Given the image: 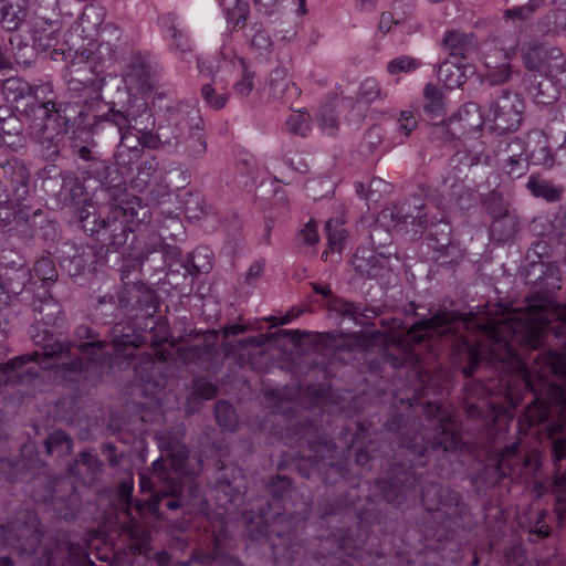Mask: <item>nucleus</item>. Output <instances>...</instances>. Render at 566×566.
Returning <instances> with one entry per match:
<instances>
[{
    "label": "nucleus",
    "mask_w": 566,
    "mask_h": 566,
    "mask_svg": "<svg viewBox=\"0 0 566 566\" xmlns=\"http://www.w3.org/2000/svg\"><path fill=\"white\" fill-rule=\"evenodd\" d=\"M149 218L148 208L140 198L133 193L123 192L114 197L104 210L96 213L92 203L86 205L80 212L82 228L96 235L97 240L114 251L125 245L129 232Z\"/></svg>",
    "instance_id": "obj_3"
},
{
    "label": "nucleus",
    "mask_w": 566,
    "mask_h": 566,
    "mask_svg": "<svg viewBox=\"0 0 566 566\" xmlns=\"http://www.w3.org/2000/svg\"><path fill=\"white\" fill-rule=\"evenodd\" d=\"M492 233L497 234V239L505 241L515 235L517 232V223L515 219L507 213L496 219L492 224Z\"/></svg>",
    "instance_id": "obj_31"
},
{
    "label": "nucleus",
    "mask_w": 566,
    "mask_h": 566,
    "mask_svg": "<svg viewBox=\"0 0 566 566\" xmlns=\"http://www.w3.org/2000/svg\"><path fill=\"white\" fill-rule=\"evenodd\" d=\"M191 203L199 205V199L196 198L186 202V213L189 218H198L199 214L193 211Z\"/></svg>",
    "instance_id": "obj_59"
},
{
    "label": "nucleus",
    "mask_w": 566,
    "mask_h": 566,
    "mask_svg": "<svg viewBox=\"0 0 566 566\" xmlns=\"http://www.w3.org/2000/svg\"><path fill=\"white\" fill-rule=\"evenodd\" d=\"M546 56L547 49H545L544 46L531 48L523 55L524 64L526 69L542 73Z\"/></svg>",
    "instance_id": "obj_36"
},
{
    "label": "nucleus",
    "mask_w": 566,
    "mask_h": 566,
    "mask_svg": "<svg viewBox=\"0 0 566 566\" xmlns=\"http://www.w3.org/2000/svg\"><path fill=\"white\" fill-rule=\"evenodd\" d=\"M352 264L360 275L378 279L389 268V259L368 248H361L354 254Z\"/></svg>",
    "instance_id": "obj_8"
},
{
    "label": "nucleus",
    "mask_w": 566,
    "mask_h": 566,
    "mask_svg": "<svg viewBox=\"0 0 566 566\" xmlns=\"http://www.w3.org/2000/svg\"><path fill=\"white\" fill-rule=\"evenodd\" d=\"M458 437L455 432L449 428L448 424H441L440 426V432L438 437H436L432 441H428L422 446H418L416 442V439L408 444V448L411 449L413 452L423 455L427 453L430 449H438L441 448L444 451H448L450 449H453L457 446Z\"/></svg>",
    "instance_id": "obj_15"
},
{
    "label": "nucleus",
    "mask_w": 566,
    "mask_h": 566,
    "mask_svg": "<svg viewBox=\"0 0 566 566\" xmlns=\"http://www.w3.org/2000/svg\"><path fill=\"white\" fill-rule=\"evenodd\" d=\"M553 318L566 325V305H556L549 312H511L488 323L480 322L473 313L458 315L440 311L430 319L416 323L408 332V340L417 353L426 349L432 355H437L436 343H450L467 355L469 364L462 373L469 378L482 360L515 359V345L531 349L539 347Z\"/></svg>",
    "instance_id": "obj_1"
},
{
    "label": "nucleus",
    "mask_w": 566,
    "mask_h": 566,
    "mask_svg": "<svg viewBox=\"0 0 566 566\" xmlns=\"http://www.w3.org/2000/svg\"><path fill=\"white\" fill-rule=\"evenodd\" d=\"M159 75L157 63L136 55L132 59L129 70L126 74V83L132 91L137 93H149L156 85Z\"/></svg>",
    "instance_id": "obj_6"
},
{
    "label": "nucleus",
    "mask_w": 566,
    "mask_h": 566,
    "mask_svg": "<svg viewBox=\"0 0 566 566\" xmlns=\"http://www.w3.org/2000/svg\"><path fill=\"white\" fill-rule=\"evenodd\" d=\"M30 279L31 273L29 269L21 266L17 270L11 271L10 274H7L6 280L3 281L10 295L15 296L23 291L24 286L30 281Z\"/></svg>",
    "instance_id": "obj_29"
},
{
    "label": "nucleus",
    "mask_w": 566,
    "mask_h": 566,
    "mask_svg": "<svg viewBox=\"0 0 566 566\" xmlns=\"http://www.w3.org/2000/svg\"><path fill=\"white\" fill-rule=\"evenodd\" d=\"M286 128L294 135L306 136L311 130L310 115L303 112L291 114L286 119Z\"/></svg>",
    "instance_id": "obj_34"
},
{
    "label": "nucleus",
    "mask_w": 566,
    "mask_h": 566,
    "mask_svg": "<svg viewBox=\"0 0 566 566\" xmlns=\"http://www.w3.org/2000/svg\"><path fill=\"white\" fill-rule=\"evenodd\" d=\"M318 125L326 135H334L338 129V119L332 108H324L318 116Z\"/></svg>",
    "instance_id": "obj_40"
},
{
    "label": "nucleus",
    "mask_w": 566,
    "mask_h": 566,
    "mask_svg": "<svg viewBox=\"0 0 566 566\" xmlns=\"http://www.w3.org/2000/svg\"><path fill=\"white\" fill-rule=\"evenodd\" d=\"M243 331H244L243 326L232 325V326H228L226 328L224 333L227 336H229V335H237V334L243 333Z\"/></svg>",
    "instance_id": "obj_60"
},
{
    "label": "nucleus",
    "mask_w": 566,
    "mask_h": 566,
    "mask_svg": "<svg viewBox=\"0 0 566 566\" xmlns=\"http://www.w3.org/2000/svg\"><path fill=\"white\" fill-rule=\"evenodd\" d=\"M32 360V355H24L15 357L7 364H0V385L15 382L23 374H36L32 368L22 370L25 363Z\"/></svg>",
    "instance_id": "obj_17"
},
{
    "label": "nucleus",
    "mask_w": 566,
    "mask_h": 566,
    "mask_svg": "<svg viewBox=\"0 0 566 566\" xmlns=\"http://www.w3.org/2000/svg\"><path fill=\"white\" fill-rule=\"evenodd\" d=\"M417 120L411 112L403 111L398 118V129L405 135L409 134L416 128Z\"/></svg>",
    "instance_id": "obj_47"
},
{
    "label": "nucleus",
    "mask_w": 566,
    "mask_h": 566,
    "mask_svg": "<svg viewBox=\"0 0 566 566\" xmlns=\"http://www.w3.org/2000/svg\"><path fill=\"white\" fill-rule=\"evenodd\" d=\"M526 168L527 166L525 159L522 157V150L509 156L507 160L502 166L503 171L512 178L522 177L526 172Z\"/></svg>",
    "instance_id": "obj_37"
},
{
    "label": "nucleus",
    "mask_w": 566,
    "mask_h": 566,
    "mask_svg": "<svg viewBox=\"0 0 566 566\" xmlns=\"http://www.w3.org/2000/svg\"><path fill=\"white\" fill-rule=\"evenodd\" d=\"M394 24V18L391 13L385 12L381 14L379 20V30L384 33H387L390 31L391 27Z\"/></svg>",
    "instance_id": "obj_55"
},
{
    "label": "nucleus",
    "mask_w": 566,
    "mask_h": 566,
    "mask_svg": "<svg viewBox=\"0 0 566 566\" xmlns=\"http://www.w3.org/2000/svg\"><path fill=\"white\" fill-rule=\"evenodd\" d=\"M271 44V39L264 30H258L251 39V45L261 52L268 51Z\"/></svg>",
    "instance_id": "obj_48"
},
{
    "label": "nucleus",
    "mask_w": 566,
    "mask_h": 566,
    "mask_svg": "<svg viewBox=\"0 0 566 566\" xmlns=\"http://www.w3.org/2000/svg\"><path fill=\"white\" fill-rule=\"evenodd\" d=\"M126 533L133 539H136L138 543L137 549L140 552L147 541L146 531L135 521H132L126 527Z\"/></svg>",
    "instance_id": "obj_45"
},
{
    "label": "nucleus",
    "mask_w": 566,
    "mask_h": 566,
    "mask_svg": "<svg viewBox=\"0 0 566 566\" xmlns=\"http://www.w3.org/2000/svg\"><path fill=\"white\" fill-rule=\"evenodd\" d=\"M77 548L67 542L59 544L56 547V556L52 552H48L43 559H39L38 566H65L66 562H71V557Z\"/></svg>",
    "instance_id": "obj_23"
},
{
    "label": "nucleus",
    "mask_w": 566,
    "mask_h": 566,
    "mask_svg": "<svg viewBox=\"0 0 566 566\" xmlns=\"http://www.w3.org/2000/svg\"><path fill=\"white\" fill-rule=\"evenodd\" d=\"M426 99L424 112L432 118L443 116L444 99L440 90L433 84H427L423 90Z\"/></svg>",
    "instance_id": "obj_21"
},
{
    "label": "nucleus",
    "mask_w": 566,
    "mask_h": 566,
    "mask_svg": "<svg viewBox=\"0 0 566 566\" xmlns=\"http://www.w3.org/2000/svg\"><path fill=\"white\" fill-rule=\"evenodd\" d=\"M269 90L272 97L283 98L286 94H296V86L289 80L284 69H275L271 72L269 78Z\"/></svg>",
    "instance_id": "obj_18"
},
{
    "label": "nucleus",
    "mask_w": 566,
    "mask_h": 566,
    "mask_svg": "<svg viewBox=\"0 0 566 566\" xmlns=\"http://www.w3.org/2000/svg\"><path fill=\"white\" fill-rule=\"evenodd\" d=\"M132 489L130 484L123 483L118 490V497L127 509L129 506Z\"/></svg>",
    "instance_id": "obj_54"
},
{
    "label": "nucleus",
    "mask_w": 566,
    "mask_h": 566,
    "mask_svg": "<svg viewBox=\"0 0 566 566\" xmlns=\"http://www.w3.org/2000/svg\"><path fill=\"white\" fill-rule=\"evenodd\" d=\"M555 396L558 400L559 418L551 427L549 437L553 440L554 458L560 461L566 458V392L558 387Z\"/></svg>",
    "instance_id": "obj_11"
},
{
    "label": "nucleus",
    "mask_w": 566,
    "mask_h": 566,
    "mask_svg": "<svg viewBox=\"0 0 566 566\" xmlns=\"http://www.w3.org/2000/svg\"><path fill=\"white\" fill-rule=\"evenodd\" d=\"M413 209L416 213L409 212L410 205L403 203L401 207L386 208L380 212V220L386 222L388 227H396L398 224H419L423 226L427 220L426 216L421 213L422 201L420 198L413 199Z\"/></svg>",
    "instance_id": "obj_10"
},
{
    "label": "nucleus",
    "mask_w": 566,
    "mask_h": 566,
    "mask_svg": "<svg viewBox=\"0 0 566 566\" xmlns=\"http://www.w3.org/2000/svg\"><path fill=\"white\" fill-rule=\"evenodd\" d=\"M185 153L192 159L201 158L207 150V140L201 128L189 127L188 136L184 138Z\"/></svg>",
    "instance_id": "obj_20"
},
{
    "label": "nucleus",
    "mask_w": 566,
    "mask_h": 566,
    "mask_svg": "<svg viewBox=\"0 0 566 566\" xmlns=\"http://www.w3.org/2000/svg\"><path fill=\"white\" fill-rule=\"evenodd\" d=\"M543 0H530L528 2V9H527V13H533L535 11V9H537L538 7H541L543 4Z\"/></svg>",
    "instance_id": "obj_64"
},
{
    "label": "nucleus",
    "mask_w": 566,
    "mask_h": 566,
    "mask_svg": "<svg viewBox=\"0 0 566 566\" xmlns=\"http://www.w3.org/2000/svg\"><path fill=\"white\" fill-rule=\"evenodd\" d=\"M226 10L229 23L234 28L241 27L245 23L249 14V4L243 0H229L221 4Z\"/></svg>",
    "instance_id": "obj_25"
},
{
    "label": "nucleus",
    "mask_w": 566,
    "mask_h": 566,
    "mask_svg": "<svg viewBox=\"0 0 566 566\" xmlns=\"http://www.w3.org/2000/svg\"><path fill=\"white\" fill-rule=\"evenodd\" d=\"M217 394V388L211 382L199 380L193 386V394L190 400H209Z\"/></svg>",
    "instance_id": "obj_41"
},
{
    "label": "nucleus",
    "mask_w": 566,
    "mask_h": 566,
    "mask_svg": "<svg viewBox=\"0 0 566 566\" xmlns=\"http://www.w3.org/2000/svg\"><path fill=\"white\" fill-rule=\"evenodd\" d=\"M61 28L57 22H41L34 27L33 30V42L34 45L41 51H51V59L54 61H64L67 55H71L70 50L67 52L64 45H60Z\"/></svg>",
    "instance_id": "obj_7"
},
{
    "label": "nucleus",
    "mask_w": 566,
    "mask_h": 566,
    "mask_svg": "<svg viewBox=\"0 0 566 566\" xmlns=\"http://www.w3.org/2000/svg\"><path fill=\"white\" fill-rule=\"evenodd\" d=\"M134 125H129L127 129L120 133V142L116 151V161L120 166H127L139 159L142 155V128L134 118Z\"/></svg>",
    "instance_id": "obj_9"
},
{
    "label": "nucleus",
    "mask_w": 566,
    "mask_h": 566,
    "mask_svg": "<svg viewBox=\"0 0 566 566\" xmlns=\"http://www.w3.org/2000/svg\"><path fill=\"white\" fill-rule=\"evenodd\" d=\"M111 120L117 126L119 133L125 132L129 125H133L132 120L120 112L114 113Z\"/></svg>",
    "instance_id": "obj_53"
},
{
    "label": "nucleus",
    "mask_w": 566,
    "mask_h": 566,
    "mask_svg": "<svg viewBox=\"0 0 566 566\" xmlns=\"http://www.w3.org/2000/svg\"><path fill=\"white\" fill-rule=\"evenodd\" d=\"M438 78L447 88L452 90L464 83L465 75L457 62L446 61L439 67Z\"/></svg>",
    "instance_id": "obj_19"
},
{
    "label": "nucleus",
    "mask_w": 566,
    "mask_h": 566,
    "mask_svg": "<svg viewBox=\"0 0 566 566\" xmlns=\"http://www.w3.org/2000/svg\"><path fill=\"white\" fill-rule=\"evenodd\" d=\"M172 39L171 48L179 53L180 57L186 59L187 54L191 52L188 39L177 29H172Z\"/></svg>",
    "instance_id": "obj_43"
},
{
    "label": "nucleus",
    "mask_w": 566,
    "mask_h": 566,
    "mask_svg": "<svg viewBox=\"0 0 566 566\" xmlns=\"http://www.w3.org/2000/svg\"><path fill=\"white\" fill-rule=\"evenodd\" d=\"M143 344V337L128 325L117 324L112 329L113 355H102L107 346L105 342L82 343L81 345L53 344L42 354L34 353L33 360H39L42 368H63L71 371L88 370L92 366L112 367L118 358H132L133 353Z\"/></svg>",
    "instance_id": "obj_2"
},
{
    "label": "nucleus",
    "mask_w": 566,
    "mask_h": 566,
    "mask_svg": "<svg viewBox=\"0 0 566 566\" xmlns=\"http://www.w3.org/2000/svg\"><path fill=\"white\" fill-rule=\"evenodd\" d=\"M441 489L430 485L422 492V502L428 511H440L446 504L440 499Z\"/></svg>",
    "instance_id": "obj_39"
},
{
    "label": "nucleus",
    "mask_w": 566,
    "mask_h": 566,
    "mask_svg": "<svg viewBox=\"0 0 566 566\" xmlns=\"http://www.w3.org/2000/svg\"><path fill=\"white\" fill-rule=\"evenodd\" d=\"M276 2L277 0H254V4L259 7V10L264 12H270Z\"/></svg>",
    "instance_id": "obj_56"
},
{
    "label": "nucleus",
    "mask_w": 566,
    "mask_h": 566,
    "mask_svg": "<svg viewBox=\"0 0 566 566\" xmlns=\"http://www.w3.org/2000/svg\"><path fill=\"white\" fill-rule=\"evenodd\" d=\"M385 97L386 94L382 93L379 83L373 77H368L363 81L357 93L358 102L365 104H371L375 101L382 99Z\"/></svg>",
    "instance_id": "obj_30"
},
{
    "label": "nucleus",
    "mask_w": 566,
    "mask_h": 566,
    "mask_svg": "<svg viewBox=\"0 0 566 566\" xmlns=\"http://www.w3.org/2000/svg\"><path fill=\"white\" fill-rule=\"evenodd\" d=\"M214 413L220 427L230 431L234 430L237 417L231 405L224 401L217 402Z\"/></svg>",
    "instance_id": "obj_35"
},
{
    "label": "nucleus",
    "mask_w": 566,
    "mask_h": 566,
    "mask_svg": "<svg viewBox=\"0 0 566 566\" xmlns=\"http://www.w3.org/2000/svg\"><path fill=\"white\" fill-rule=\"evenodd\" d=\"M192 265L198 272H209L212 268L210 253L206 249H198L192 253Z\"/></svg>",
    "instance_id": "obj_42"
},
{
    "label": "nucleus",
    "mask_w": 566,
    "mask_h": 566,
    "mask_svg": "<svg viewBox=\"0 0 566 566\" xmlns=\"http://www.w3.org/2000/svg\"><path fill=\"white\" fill-rule=\"evenodd\" d=\"M188 450L178 446L167 458L157 459L153 463L154 474L158 480L167 483L164 495H176L181 489V478L185 474V463Z\"/></svg>",
    "instance_id": "obj_5"
},
{
    "label": "nucleus",
    "mask_w": 566,
    "mask_h": 566,
    "mask_svg": "<svg viewBox=\"0 0 566 566\" xmlns=\"http://www.w3.org/2000/svg\"><path fill=\"white\" fill-rule=\"evenodd\" d=\"M527 188L535 197L544 198L551 202L558 201L562 197V189L555 187L551 181L535 176L530 177Z\"/></svg>",
    "instance_id": "obj_22"
},
{
    "label": "nucleus",
    "mask_w": 566,
    "mask_h": 566,
    "mask_svg": "<svg viewBox=\"0 0 566 566\" xmlns=\"http://www.w3.org/2000/svg\"><path fill=\"white\" fill-rule=\"evenodd\" d=\"M298 240L313 245L318 241L317 224L313 220H310L298 234Z\"/></svg>",
    "instance_id": "obj_46"
},
{
    "label": "nucleus",
    "mask_w": 566,
    "mask_h": 566,
    "mask_svg": "<svg viewBox=\"0 0 566 566\" xmlns=\"http://www.w3.org/2000/svg\"><path fill=\"white\" fill-rule=\"evenodd\" d=\"M528 6H520L512 9H507L504 13L506 19H526L532 13H527Z\"/></svg>",
    "instance_id": "obj_52"
},
{
    "label": "nucleus",
    "mask_w": 566,
    "mask_h": 566,
    "mask_svg": "<svg viewBox=\"0 0 566 566\" xmlns=\"http://www.w3.org/2000/svg\"><path fill=\"white\" fill-rule=\"evenodd\" d=\"M264 266V261H255L254 263H252L247 272V280L249 282L258 280L263 274Z\"/></svg>",
    "instance_id": "obj_51"
},
{
    "label": "nucleus",
    "mask_w": 566,
    "mask_h": 566,
    "mask_svg": "<svg viewBox=\"0 0 566 566\" xmlns=\"http://www.w3.org/2000/svg\"><path fill=\"white\" fill-rule=\"evenodd\" d=\"M566 485V473L556 474L554 478V491L558 502L566 500V494L562 490Z\"/></svg>",
    "instance_id": "obj_50"
},
{
    "label": "nucleus",
    "mask_w": 566,
    "mask_h": 566,
    "mask_svg": "<svg viewBox=\"0 0 566 566\" xmlns=\"http://www.w3.org/2000/svg\"><path fill=\"white\" fill-rule=\"evenodd\" d=\"M358 3L361 9L370 10L375 7L376 0H358Z\"/></svg>",
    "instance_id": "obj_63"
},
{
    "label": "nucleus",
    "mask_w": 566,
    "mask_h": 566,
    "mask_svg": "<svg viewBox=\"0 0 566 566\" xmlns=\"http://www.w3.org/2000/svg\"><path fill=\"white\" fill-rule=\"evenodd\" d=\"M201 96L209 107L219 111L227 105L230 95L222 81L213 75L210 83L202 85Z\"/></svg>",
    "instance_id": "obj_16"
},
{
    "label": "nucleus",
    "mask_w": 566,
    "mask_h": 566,
    "mask_svg": "<svg viewBox=\"0 0 566 566\" xmlns=\"http://www.w3.org/2000/svg\"><path fill=\"white\" fill-rule=\"evenodd\" d=\"M485 67L484 81L490 85H501L507 82L512 74L509 62L497 65L490 60V56L486 57Z\"/></svg>",
    "instance_id": "obj_24"
},
{
    "label": "nucleus",
    "mask_w": 566,
    "mask_h": 566,
    "mask_svg": "<svg viewBox=\"0 0 566 566\" xmlns=\"http://www.w3.org/2000/svg\"><path fill=\"white\" fill-rule=\"evenodd\" d=\"M313 289L317 294H322L323 296H329L332 294L329 287L327 286H321L314 283Z\"/></svg>",
    "instance_id": "obj_61"
},
{
    "label": "nucleus",
    "mask_w": 566,
    "mask_h": 566,
    "mask_svg": "<svg viewBox=\"0 0 566 566\" xmlns=\"http://www.w3.org/2000/svg\"><path fill=\"white\" fill-rule=\"evenodd\" d=\"M564 72H566V57H564L556 48L547 50V56L542 73L547 77L556 78Z\"/></svg>",
    "instance_id": "obj_26"
},
{
    "label": "nucleus",
    "mask_w": 566,
    "mask_h": 566,
    "mask_svg": "<svg viewBox=\"0 0 566 566\" xmlns=\"http://www.w3.org/2000/svg\"><path fill=\"white\" fill-rule=\"evenodd\" d=\"M70 185H71V197H72V200H75V198L77 196H82L83 188H82L81 184L76 179L70 181Z\"/></svg>",
    "instance_id": "obj_57"
},
{
    "label": "nucleus",
    "mask_w": 566,
    "mask_h": 566,
    "mask_svg": "<svg viewBox=\"0 0 566 566\" xmlns=\"http://www.w3.org/2000/svg\"><path fill=\"white\" fill-rule=\"evenodd\" d=\"M145 128H142V133H140V140H142V148L143 147H147V148H150V149H158V148H163V145L157 139L158 137V132H156V134L151 133V132H146Z\"/></svg>",
    "instance_id": "obj_49"
},
{
    "label": "nucleus",
    "mask_w": 566,
    "mask_h": 566,
    "mask_svg": "<svg viewBox=\"0 0 566 566\" xmlns=\"http://www.w3.org/2000/svg\"><path fill=\"white\" fill-rule=\"evenodd\" d=\"M186 125L180 118L179 113L169 116L165 124H160L157 128V139L161 143L163 148H176L180 145L185 135Z\"/></svg>",
    "instance_id": "obj_14"
},
{
    "label": "nucleus",
    "mask_w": 566,
    "mask_h": 566,
    "mask_svg": "<svg viewBox=\"0 0 566 566\" xmlns=\"http://www.w3.org/2000/svg\"><path fill=\"white\" fill-rule=\"evenodd\" d=\"M102 21L103 14L101 10L94 6H87L78 18V27L82 29L83 33L90 36L93 32L97 31Z\"/></svg>",
    "instance_id": "obj_28"
},
{
    "label": "nucleus",
    "mask_w": 566,
    "mask_h": 566,
    "mask_svg": "<svg viewBox=\"0 0 566 566\" xmlns=\"http://www.w3.org/2000/svg\"><path fill=\"white\" fill-rule=\"evenodd\" d=\"M33 273L42 281H53L57 273L53 262L49 258H42L35 262Z\"/></svg>",
    "instance_id": "obj_38"
},
{
    "label": "nucleus",
    "mask_w": 566,
    "mask_h": 566,
    "mask_svg": "<svg viewBox=\"0 0 566 566\" xmlns=\"http://www.w3.org/2000/svg\"><path fill=\"white\" fill-rule=\"evenodd\" d=\"M253 77L254 74L244 69L241 80L233 86L235 93L241 96H248L253 90Z\"/></svg>",
    "instance_id": "obj_44"
},
{
    "label": "nucleus",
    "mask_w": 566,
    "mask_h": 566,
    "mask_svg": "<svg viewBox=\"0 0 566 566\" xmlns=\"http://www.w3.org/2000/svg\"><path fill=\"white\" fill-rule=\"evenodd\" d=\"M28 0H0V27L17 31L28 15Z\"/></svg>",
    "instance_id": "obj_13"
},
{
    "label": "nucleus",
    "mask_w": 566,
    "mask_h": 566,
    "mask_svg": "<svg viewBox=\"0 0 566 566\" xmlns=\"http://www.w3.org/2000/svg\"><path fill=\"white\" fill-rule=\"evenodd\" d=\"M421 66V62L418 59L408 55L398 56L387 64V72L390 75H398L401 73H410Z\"/></svg>",
    "instance_id": "obj_33"
},
{
    "label": "nucleus",
    "mask_w": 566,
    "mask_h": 566,
    "mask_svg": "<svg viewBox=\"0 0 566 566\" xmlns=\"http://www.w3.org/2000/svg\"><path fill=\"white\" fill-rule=\"evenodd\" d=\"M45 448L50 454L54 453L55 451L59 453H70L72 450V441L64 431L56 430L52 432L45 440Z\"/></svg>",
    "instance_id": "obj_32"
},
{
    "label": "nucleus",
    "mask_w": 566,
    "mask_h": 566,
    "mask_svg": "<svg viewBox=\"0 0 566 566\" xmlns=\"http://www.w3.org/2000/svg\"><path fill=\"white\" fill-rule=\"evenodd\" d=\"M10 293L4 284V281L0 279V306L8 304V300L10 297Z\"/></svg>",
    "instance_id": "obj_58"
},
{
    "label": "nucleus",
    "mask_w": 566,
    "mask_h": 566,
    "mask_svg": "<svg viewBox=\"0 0 566 566\" xmlns=\"http://www.w3.org/2000/svg\"><path fill=\"white\" fill-rule=\"evenodd\" d=\"M325 229L329 250L332 252H340L346 240V230L343 228V223L338 219H331L326 222Z\"/></svg>",
    "instance_id": "obj_27"
},
{
    "label": "nucleus",
    "mask_w": 566,
    "mask_h": 566,
    "mask_svg": "<svg viewBox=\"0 0 566 566\" xmlns=\"http://www.w3.org/2000/svg\"><path fill=\"white\" fill-rule=\"evenodd\" d=\"M139 484L143 491H148L151 489V481L146 475H140Z\"/></svg>",
    "instance_id": "obj_62"
},
{
    "label": "nucleus",
    "mask_w": 566,
    "mask_h": 566,
    "mask_svg": "<svg viewBox=\"0 0 566 566\" xmlns=\"http://www.w3.org/2000/svg\"><path fill=\"white\" fill-rule=\"evenodd\" d=\"M524 102L517 94L503 92L497 99L492 102L490 108L482 117L476 104L464 105L457 115L451 116L447 125L459 124L460 133H470L488 125L499 133L514 132L522 123Z\"/></svg>",
    "instance_id": "obj_4"
},
{
    "label": "nucleus",
    "mask_w": 566,
    "mask_h": 566,
    "mask_svg": "<svg viewBox=\"0 0 566 566\" xmlns=\"http://www.w3.org/2000/svg\"><path fill=\"white\" fill-rule=\"evenodd\" d=\"M442 46L454 60H467L476 52V42L472 34L458 30H448L442 38Z\"/></svg>",
    "instance_id": "obj_12"
}]
</instances>
